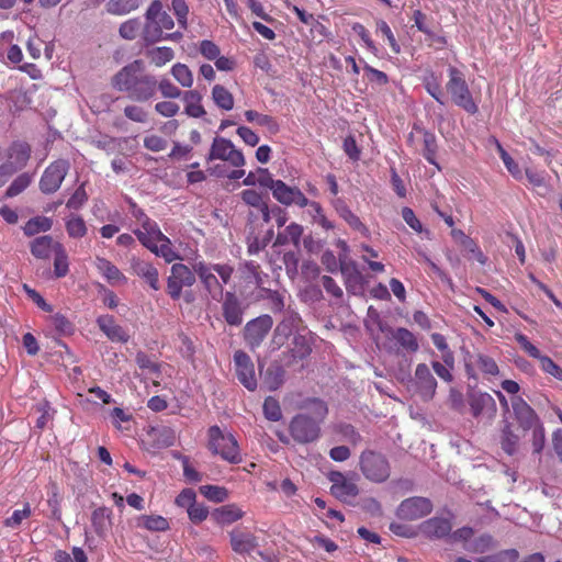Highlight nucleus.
I'll return each mask as SVG.
<instances>
[{
    "mask_svg": "<svg viewBox=\"0 0 562 562\" xmlns=\"http://www.w3.org/2000/svg\"><path fill=\"white\" fill-rule=\"evenodd\" d=\"M142 63L135 60L123 67L113 78V87L135 102H146L153 99L157 91V79L153 75L136 76Z\"/></svg>",
    "mask_w": 562,
    "mask_h": 562,
    "instance_id": "obj_1",
    "label": "nucleus"
},
{
    "mask_svg": "<svg viewBox=\"0 0 562 562\" xmlns=\"http://www.w3.org/2000/svg\"><path fill=\"white\" fill-rule=\"evenodd\" d=\"M305 408L312 416L301 413L295 415L289 425L291 437L299 443H311L321 437V424L328 414L326 403L319 398H311Z\"/></svg>",
    "mask_w": 562,
    "mask_h": 562,
    "instance_id": "obj_2",
    "label": "nucleus"
},
{
    "mask_svg": "<svg viewBox=\"0 0 562 562\" xmlns=\"http://www.w3.org/2000/svg\"><path fill=\"white\" fill-rule=\"evenodd\" d=\"M448 76L449 80L446 88L448 93L451 95L452 102L469 114L477 113V103L472 97L463 72L457 67L450 66L448 68Z\"/></svg>",
    "mask_w": 562,
    "mask_h": 562,
    "instance_id": "obj_3",
    "label": "nucleus"
},
{
    "mask_svg": "<svg viewBox=\"0 0 562 562\" xmlns=\"http://www.w3.org/2000/svg\"><path fill=\"white\" fill-rule=\"evenodd\" d=\"M209 448L229 463L241 461L236 438L231 432H223L218 426H212L209 429Z\"/></svg>",
    "mask_w": 562,
    "mask_h": 562,
    "instance_id": "obj_4",
    "label": "nucleus"
},
{
    "mask_svg": "<svg viewBox=\"0 0 562 562\" xmlns=\"http://www.w3.org/2000/svg\"><path fill=\"white\" fill-rule=\"evenodd\" d=\"M360 471L373 483H383L391 475V465L385 456L372 450H366L359 459Z\"/></svg>",
    "mask_w": 562,
    "mask_h": 562,
    "instance_id": "obj_5",
    "label": "nucleus"
},
{
    "mask_svg": "<svg viewBox=\"0 0 562 562\" xmlns=\"http://www.w3.org/2000/svg\"><path fill=\"white\" fill-rule=\"evenodd\" d=\"M195 272L183 263H173L170 276L167 279V292L172 300L181 296L182 289L190 288L195 283Z\"/></svg>",
    "mask_w": 562,
    "mask_h": 562,
    "instance_id": "obj_6",
    "label": "nucleus"
},
{
    "mask_svg": "<svg viewBox=\"0 0 562 562\" xmlns=\"http://www.w3.org/2000/svg\"><path fill=\"white\" fill-rule=\"evenodd\" d=\"M207 159L224 160L236 168H239L245 165V158L243 153L236 149V147L229 139L224 137H215L213 139Z\"/></svg>",
    "mask_w": 562,
    "mask_h": 562,
    "instance_id": "obj_7",
    "label": "nucleus"
},
{
    "mask_svg": "<svg viewBox=\"0 0 562 562\" xmlns=\"http://www.w3.org/2000/svg\"><path fill=\"white\" fill-rule=\"evenodd\" d=\"M70 168V164L66 159L53 161L43 172L40 180V189L45 194L56 192Z\"/></svg>",
    "mask_w": 562,
    "mask_h": 562,
    "instance_id": "obj_8",
    "label": "nucleus"
},
{
    "mask_svg": "<svg viewBox=\"0 0 562 562\" xmlns=\"http://www.w3.org/2000/svg\"><path fill=\"white\" fill-rule=\"evenodd\" d=\"M193 270L210 296L214 301L221 302L224 297V291L214 271L213 263L198 261L193 265Z\"/></svg>",
    "mask_w": 562,
    "mask_h": 562,
    "instance_id": "obj_9",
    "label": "nucleus"
},
{
    "mask_svg": "<svg viewBox=\"0 0 562 562\" xmlns=\"http://www.w3.org/2000/svg\"><path fill=\"white\" fill-rule=\"evenodd\" d=\"M465 372L469 379L477 380V374L495 376L499 373L496 361L485 353H472L465 358Z\"/></svg>",
    "mask_w": 562,
    "mask_h": 562,
    "instance_id": "obj_10",
    "label": "nucleus"
},
{
    "mask_svg": "<svg viewBox=\"0 0 562 562\" xmlns=\"http://www.w3.org/2000/svg\"><path fill=\"white\" fill-rule=\"evenodd\" d=\"M272 326L273 319L267 314L258 316L246 324L244 336L250 349L254 350L261 345Z\"/></svg>",
    "mask_w": 562,
    "mask_h": 562,
    "instance_id": "obj_11",
    "label": "nucleus"
},
{
    "mask_svg": "<svg viewBox=\"0 0 562 562\" xmlns=\"http://www.w3.org/2000/svg\"><path fill=\"white\" fill-rule=\"evenodd\" d=\"M432 510V503L426 497L414 496L404 499L396 509V516L403 520L420 519Z\"/></svg>",
    "mask_w": 562,
    "mask_h": 562,
    "instance_id": "obj_12",
    "label": "nucleus"
},
{
    "mask_svg": "<svg viewBox=\"0 0 562 562\" xmlns=\"http://www.w3.org/2000/svg\"><path fill=\"white\" fill-rule=\"evenodd\" d=\"M234 367L238 381L248 391H255L258 383L255 372V364L251 358L245 351L237 350L234 353Z\"/></svg>",
    "mask_w": 562,
    "mask_h": 562,
    "instance_id": "obj_13",
    "label": "nucleus"
},
{
    "mask_svg": "<svg viewBox=\"0 0 562 562\" xmlns=\"http://www.w3.org/2000/svg\"><path fill=\"white\" fill-rule=\"evenodd\" d=\"M452 518L451 513H447L443 516H435L423 521L419 525V531L429 539H442L449 537L452 530Z\"/></svg>",
    "mask_w": 562,
    "mask_h": 562,
    "instance_id": "obj_14",
    "label": "nucleus"
},
{
    "mask_svg": "<svg viewBox=\"0 0 562 562\" xmlns=\"http://www.w3.org/2000/svg\"><path fill=\"white\" fill-rule=\"evenodd\" d=\"M414 383L417 393L423 400L429 401L435 396L437 381L426 363L417 364L414 374Z\"/></svg>",
    "mask_w": 562,
    "mask_h": 562,
    "instance_id": "obj_15",
    "label": "nucleus"
},
{
    "mask_svg": "<svg viewBox=\"0 0 562 562\" xmlns=\"http://www.w3.org/2000/svg\"><path fill=\"white\" fill-rule=\"evenodd\" d=\"M272 195L280 204L285 206L296 205L303 209L307 204V198L297 187H291L282 180L277 183Z\"/></svg>",
    "mask_w": 562,
    "mask_h": 562,
    "instance_id": "obj_16",
    "label": "nucleus"
},
{
    "mask_svg": "<svg viewBox=\"0 0 562 562\" xmlns=\"http://www.w3.org/2000/svg\"><path fill=\"white\" fill-rule=\"evenodd\" d=\"M301 322V316L296 312L285 311L282 321L274 328L273 344L278 347L283 346Z\"/></svg>",
    "mask_w": 562,
    "mask_h": 562,
    "instance_id": "obj_17",
    "label": "nucleus"
},
{
    "mask_svg": "<svg viewBox=\"0 0 562 562\" xmlns=\"http://www.w3.org/2000/svg\"><path fill=\"white\" fill-rule=\"evenodd\" d=\"M131 269L132 272L143 279L150 289L154 291L160 289L159 272L153 263L139 258H132Z\"/></svg>",
    "mask_w": 562,
    "mask_h": 562,
    "instance_id": "obj_18",
    "label": "nucleus"
},
{
    "mask_svg": "<svg viewBox=\"0 0 562 562\" xmlns=\"http://www.w3.org/2000/svg\"><path fill=\"white\" fill-rule=\"evenodd\" d=\"M510 405L517 422L524 429H531L539 423L535 411L521 396H513L510 398Z\"/></svg>",
    "mask_w": 562,
    "mask_h": 562,
    "instance_id": "obj_19",
    "label": "nucleus"
},
{
    "mask_svg": "<svg viewBox=\"0 0 562 562\" xmlns=\"http://www.w3.org/2000/svg\"><path fill=\"white\" fill-rule=\"evenodd\" d=\"M31 156V147L25 142H14L7 150V161L3 165H9L13 172L25 167Z\"/></svg>",
    "mask_w": 562,
    "mask_h": 562,
    "instance_id": "obj_20",
    "label": "nucleus"
},
{
    "mask_svg": "<svg viewBox=\"0 0 562 562\" xmlns=\"http://www.w3.org/2000/svg\"><path fill=\"white\" fill-rule=\"evenodd\" d=\"M97 324L101 331L114 342H127L130 335L119 325L111 315H101L97 319Z\"/></svg>",
    "mask_w": 562,
    "mask_h": 562,
    "instance_id": "obj_21",
    "label": "nucleus"
},
{
    "mask_svg": "<svg viewBox=\"0 0 562 562\" xmlns=\"http://www.w3.org/2000/svg\"><path fill=\"white\" fill-rule=\"evenodd\" d=\"M94 265L99 273L106 280L109 284L116 286L127 282V278L124 276V273L110 260L102 257H97Z\"/></svg>",
    "mask_w": 562,
    "mask_h": 562,
    "instance_id": "obj_22",
    "label": "nucleus"
},
{
    "mask_svg": "<svg viewBox=\"0 0 562 562\" xmlns=\"http://www.w3.org/2000/svg\"><path fill=\"white\" fill-rule=\"evenodd\" d=\"M134 234L139 243L147 249L151 248V246L164 236L158 224L153 220H145L140 228L134 231Z\"/></svg>",
    "mask_w": 562,
    "mask_h": 562,
    "instance_id": "obj_23",
    "label": "nucleus"
},
{
    "mask_svg": "<svg viewBox=\"0 0 562 562\" xmlns=\"http://www.w3.org/2000/svg\"><path fill=\"white\" fill-rule=\"evenodd\" d=\"M223 315L227 324L238 326L243 322V311L238 299L233 292H226L223 297Z\"/></svg>",
    "mask_w": 562,
    "mask_h": 562,
    "instance_id": "obj_24",
    "label": "nucleus"
},
{
    "mask_svg": "<svg viewBox=\"0 0 562 562\" xmlns=\"http://www.w3.org/2000/svg\"><path fill=\"white\" fill-rule=\"evenodd\" d=\"M229 537L232 549L237 553H250L257 547V539L250 532L235 529L229 533Z\"/></svg>",
    "mask_w": 562,
    "mask_h": 562,
    "instance_id": "obj_25",
    "label": "nucleus"
},
{
    "mask_svg": "<svg viewBox=\"0 0 562 562\" xmlns=\"http://www.w3.org/2000/svg\"><path fill=\"white\" fill-rule=\"evenodd\" d=\"M184 102V113L194 119L205 115V110L202 105V94L196 90H186L181 95Z\"/></svg>",
    "mask_w": 562,
    "mask_h": 562,
    "instance_id": "obj_26",
    "label": "nucleus"
},
{
    "mask_svg": "<svg viewBox=\"0 0 562 562\" xmlns=\"http://www.w3.org/2000/svg\"><path fill=\"white\" fill-rule=\"evenodd\" d=\"M148 250H150L156 256L164 258V260L168 263L181 259L179 252L173 248L170 238L165 234L161 239L156 241Z\"/></svg>",
    "mask_w": 562,
    "mask_h": 562,
    "instance_id": "obj_27",
    "label": "nucleus"
},
{
    "mask_svg": "<svg viewBox=\"0 0 562 562\" xmlns=\"http://www.w3.org/2000/svg\"><path fill=\"white\" fill-rule=\"evenodd\" d=\"M469 403L475 417L480 416L485 409H496L494 398L486 392H473L470 395Z\"/></svg>",
    "mask_w": 562,
    "mask_h": 562,
    "instance_id": "obj_28",
    "label": "nucleus"
},
{
    "mask_svg": "<svg viewBox=\"0 0 562 562\" xmlns=\"http://www.w3.org/2000/svg\"><path fill=\"white\" fill-rule=\"evenodd\" d=\"M392 338L405 351L415 353L419 349V344L416 336L408 329L398 327L392 330Z\"/></svg>",
    "mask_w": 562,
    "mask_h": 562,
    "instance_id": "obj_29",
    "label": "nucleus"
},
{
    "mask_svg": "<svg viewBox=\"0 0 562 562\" xmlns=\"http://www.w3.org/2000/svg\"><path fill=\"white\" fill-rule=\"evenodd\" d=\"M56 244L49 235L36 237L30 245L31 254L37 259H47Z\"/></svg>",
    "mask_w": 562,
    "mask_h": 562,
    "instance_id": "obj_30",
    "label": "nucleus"
},
{
    "mask_svg": "<svg viewBox=\"0 0 562 562\" xmlns=\"http://www.w3.org/2000/svg\"><path fill=\"white\" fill-rule=\"evenodd\" d=\"M214 518L220 525H229L244 517V512L236 504H228L214 512Z\"/></svg>",
    "mask_w": 562,
    "mask_h": 562,
    "instance_id": "obj_31",
    "label": "nucleus"
},
{
    "mask_svg": "<svg viewBox=\"0 0 562 562\" xmlns=\"http://www.w3.org/2000/svg\"><path fill=\"white\" fill-rule=\"evenodd\" d=\"M111 515L112 512L108 507H98L92 512L91 515V524L94 531L102 536L104 535L111 527Z\"/></svg>",
    "mask_w": 562,
    "mask_h": 562,
    "instance_id": "obj_32",
    "label": "nucleus"
},
{
    "mask_svg": "<svg viewBox=\"0 0 562 562\" xmlns=\"http://www.w3.org/2000/svg\"><path fill=\"white\" fill-rule=\"evenodd\" d=\"M53 227V220L46 216H34L22 227L25 236H35L38 233H46Z\"/></svg>",
    "mask_w": 562,
    "mask_h": 562,
    "instance_id": "obj_33",
    "label": "nucleus"
},
{
    "mask_svg": "<svg viewBox=\"0 0 562 562\" xmlns=\"http://www.w3.org/2000/svg\"><path fill=\"white\" fill-rule=\"evenodd\" d=\"M303 226L297 223L289 224L283 232L277 235L276 244L286 245L292 243L295 247H299L301 237L303 235Z\"/></svg>",
    "mask_w": 562,
    "mask_h": 562,
    "instance_id": "obj_34",
    "label": "nucleus"
},
{
    "mask_svg": "<svg viewBox=\"0 0 562 562\" xmlns=\"http://www.w3.org/2000/svg\"><path fill=\"white\" fill-rule=\"evenodd\" d=\"M142 0H109L105 4L106 12L113 15H125L135 11Z\"/></svg>",
    "mask_w": 562,
    "mask_h": 562,
    "instance_id": "obj_35",
    "label": "nucleus"
},
{
    "mask_svg": "<svg viewBox=\"0 0 562 562\" xmlns=\"http://www.w3.org/2000/svg\"><path fill=\"white\" fill-rule=\"evenodd\" d=\"M285 371L279 364H271L263 378V383L269 391L278 390L284 382Z\"/></svg>",
    "mask_w": 562,
    "mask_h": 562,
    "instance_id": "obj_36",
    "label": "nucleus"
},
{
    "mask_svg": "<svg viewBox=\"0 0 562 562\" xmlns=\"http://www.w3.org/2000/svg\"><path fill=\"white\" fill-rule=\"evenodd\" d=\"M496 547V542L491 535L484 533L464 543V550L470 553H485Z\"/></svg>",
    "mask_w": 562,
    "mask_h": 562,
    "instance_id": "obj_37",
    "label": "nucleus"
},
{
    "mask_svg": "<svg viewBox=\"0 0 562 562\" xmlns=\"http://www.w3.org/2000/svg\"><path fill=\"white\" fill-rule=\"evenodd\" d=\"M245 117L250 123H256L259 126L266 127L270 133L279 132V124L274 117L259 113L254 110H247L245 112Z\"/></svg>",
    "mask_w": 562,
    "mask_h": 562,
    "instance_id": "obj_38",
    "label": "nucleus"
},
{
    "mask_svg": "<svg viewBox=\"0 0 562 562\" xmlns=\"http://www.w3.org/2000/svg\"><path fill=\"white\" fill-rule=\"evenodd\" d=\"M499 442L503 451L508 456H513L517 452L519 438L513 432L512 426L508 423H506L502 429Z\"/></svg>",
    "mask_w": 562,
    "mask_h": 562,
    "instance_id": "obj_39",
    "label": "nucleus"
},
{
    "mask_svg": "<svg viewBox=\"0 0 562 562\" xmlns=\"http://www.w3.org/2000/svg\"><path fill=\"white\" fill-rule=\"evenodd\" d=\"M340 272L345 277V283L348 291H351L355 285L360 284L361 274L355 262H346L340 258Z\"/></svg>",
    "mask_w": 562,
    "mask_h": 562,
    "instance_id": "obj_40",
    "label": "nucleus"
},
{
    "mask_svg": "<svg viewBox=\"0 0 562 562\" xmlns=\"http://www.w3.org/2000/svg\"><path fill=\"white\" fill-rule=\"evenodd\" d=\"M212 99L214 103L225 110L229 111L234 108V97L233 94L223 86L215 85L212 89Z\"/></svg>",
    "mask_w": 562,
    "mask_h": 562,
    "instance_id": "obj_41",
    "label": "nucleus"
},
{
    "mask_svg": "<svg viewBox=\"0 0 562 562\" xmlns=\"http://www.w3.org/2000/svg\"><path fill=\"white\" fill-rule=\"evenodd\" d=\"M54 273L57 278H63L69 271L67 252L61 244H56L54 247Z\"/></svg>",
    "mask_w": 562,
    "mask_h": 562,
    "instance_id": "obj_42",
    "label": "nucleus"
},
{
    "mask_svg": "<svg viewBox=\"0 0 562 562\" xmlns=\"http://www.w3.org/2000/svg\"><path fill=\"white\" fill-rule=\"evenodd\" d=\"M156 442L157 448H167L173 445L176 436L169 427L151 428L148 434Z\"/></svg>",
    "mask_w": 562,
    "mask_h": 562,
    "instance_id": "obj_43",
    "label": "nucleus"
},
{
    "mask_svg": "<svg viewBox=\"0 0 562 562\" xmlns=\"http://www.w3.org/2000/svg\"><path fill=\"white\" fill-rule=\"evenodd\" d=\"M146 54L150 63L157 67H161L175 58L173 49L167 46L151 48Z\"/></svg>",
    "mask_w": 562,
    "mask_h": 562,
    "instance_id": "obj_44",
    "label": "nucleus"
},
{
    "mask_svg": "<svg viewBox=\"0 0 562 562\" xmlns=\"http://www.w3.org/2000/svg\"><path fill=\"white\" fill-rule=\"evenodd\" d=\"M337 212L340 215V217L344 218L351 228L358 231L363 236L369 235V228L347 205H341L337 207Z\"/></svg>",
    "mask_w": 562,
    "mask_h": 562,
    "instance_id": "obj_45",
    "label": "nucleus"
},
{
    "mask_svg": "<svg viewBox=\"0 0 562 562\" xmlns=\"http://www.w3.org/2000/svg\"><path fill=\"white\" fill-rule=\"evenodd\" d=\"M142 37L146 44H154L162 41L164 32L161 31V26H159V22L146 20L143 26Z\"/></svg>",
    "mask_w": 562,
    "mask_h": 562,
    "instance_id": "obj_46",
    "label": "nucleus"
},
{
    "mask_svg": "<svg viewBox=\"0 0 562 562\" xmlns=\"http://www.w3.org/2000/svg\"><path fill=\"white\" fill-rule=\"evenodd\" d=\"M199 492L209 501L214 503H223L228 496V490L218 485H201Z\"/></svg>",
    "mask_w": 562,
    "mask_h": 562,
    "instance_id": "obj_47",
    "label": "nucleus"
},
{
    "mask_svg": "<svg viewBox=\"0 0 562 562\" xmlns=\"http://www.w3.org/2000/svg\"><path fill=\"white\" fill-rule=\"evenodd\" d=\"M423 85L426 91L441 105L445 104L443 93L438 77L435 72H429L423 78Z\"/></svg>",
    "mask_w": 562,
    "mask_h": 562,
    "instance_id": "obj_48",
    "label": "nucleus"
},
{
    "mask_svg": "<svg viewBox=\"0 0 562 562\" xmlns=\"http://www.w3.org/2000/svg\"><path fill=\"white\" fill-rule=\"evenodd\" d=\"M66 231L71 238H81L87 234V225L79 215L71 214L66 220Z\"/></svg>",
    "mask_w": 562,
    "mask_h": 562,
    "instance_id": "obj_49",
    "label": "nucleus"
},
{
    "mask_svg": "<svg viewBox=\"0 0 562 562\" xmlns=\"http://www.w3.org/2000/svg\"><path fill=\"white\" fill-rule=\"evenodd\" d=\"M240 272L246 282L260 286L262 279L260 276V266L255 261H246L240 266Z\"/></svg>",
    "mask_w": 562,
    "mask_h": 562,
    "instance_id": "obj_50",
    "label": "nucleus"
},
{
    "mask_svg": "<svg viewBox=\"0 0 562 562\" xmlns=\"http://www.w3.org/2000/svg\"><path fill=\"white\" fill-rule=\"evenodd\" d=\"M170 72L181 87H183V88L192 87L193 74L187 65L177 63L171 67Z\"/></svg>",
    "mask_w": 562,
    "mask_h": 562,
    "instance_id": "obj_51",
    "label": "nucleus"
},
{
    "mask_svg": "<svg viewBox=\"0 0 562 562\" xmlns=\"http://www.w3.org/2000/svg\"><path fill=\"white\" fill-rule=\"evenodd\" d=\"M431 341L442 352V361L449 367H454V356L449 349L446 337L439 333H434L431 334Z\"/></svg>",
    "mask_w": 562,
    "mask_h": 562,
    "instance_id": "obj_52",
    "label": "nucleus"
},
{
    "mask_svg": "<svg viewBox=\"0 0 562 562\" xmlns=\"http://www.w3.org/2000/svg\"><path fill=\"white\" fill-rule=\"evenodd\" d=\"M330 492L336 498L347 502L348 498L357 496L359 490L353 482L347 480L342 484L337 485V487H330Z\"/></svg>",
    "mask_w": 562,
    "mask_h": 562,
    "instance_id": "obj_53",
    "label": "nucleus"
},
{
    "mask_svg": "<svg viewBox=\"0 0 562 562\" xmlns=\"http://www.w3.org/2000/svg\"><path fill=\"white\" fill-rule=\"evenodd\" d=\"M142 29V22L139 19H130L120 25V36L127 41H133L137 37Z\"/></svg>",
    "mask_w": 562,
    "mask_h": 562,
    "instance_id": "obj_54",
    "label": "nucleus"
},
{
    "mask_svg": "<svg viewBox=\"0 0 562 562\" xmlns=\"http://www.w3.org/2000/svg\"><path fill=\"white\" fill-rule=\"evenodd\" d=\"M519 553L516 549H506L494 554L476 559V562H516Z\"/></svg>",
    "mask_w": 562,
    "mask_h": 562,
    "instance_id": "obj_55",
    "label": "nucleus"
},
{
    "mask_svg": "<svg viewBox=\"0 0 562 562\" xmlns=\"http://www.w3.org/2000/svg\"><path fill=\"white\" fill-rule=\"evenodd\" d=\"M263 415L268 420L279 422L282 418V411L279 401L268 396L263 402Z\"/></svg>",
    "mask_w": 562,
    "mask_h": 562,
    "instance_id": "obj_56",
    "label": "nucleus"
},
{
    "mask_svg": "<svg viewBox=\"0 0 562 562\" xmlns=\"http://www.w3.org/2000/svg\"><path fill=\"white\" fill-rule=\"evenodd\" d=\"M32 178L29 173L19 175L9 186L5 196L13 198L23 192L31 183Z\"/></svg>",
    "mask_w": 562,
    "mask_h": 562,
    "instance_id": "obj_57",
    "label": "nucleus"
},
{
    "mask_svg": "<svg viewBox=\"0 0 562 562\" xmlns=\"http://www.w3.org/2000/svg\"><path fill=\"white\" fill-rule=\"evenodd\" d=\"M157 89L166 99H179L184 92L167 78H162L157 81Z\"/></svg>",
    "mask_w": 562,
    "mask_h": 562,
    "instance_id": "obj_58",
    "label": "nucleus"
},
{
    "mask_svg": "<svg viewBox=\"0 0 562 562\" xmlns=\"http://www.w3.org/2000/svg\"><path fill=\"white\" fill-rule=\"evenodd\" d=\"M515 340L529 357L538 359L539 361L544 357L541 355L540 350L531 344L526 335L517 333L515 334Z\"/></svg>",
    "mask_w": 562,
    "mask_h": 562,
    "instance_id": "obj_59",
    "label": "nucleus"
},
{
    "mask_svg": "<svg viewBox=\"0 0 562 562\" xmlns=\"http://www.w3.org/2000/svg\"><path fill=\"white\" fill-rule=\"evenodd\" d=\"M32 514L31 506L26 503L23 509H15L12 515L5 519L4 525L9 528H18L21 522Z\"/></svg>",
    "mask_w": 562,
    "mask_h": 562,
    "instance_id": "obj_60",
    "label": "nucleus"
},
{
    "mask_svg": "<svg viewBox=\"0 0 562 562\" xmlns=\"http://www.w3.org/2000/svg\"><path fill=\"white\" fill-rule=\"evenodd\" d=\"M143 526L151 531H165L169 528L168 520L162 516H144Z\"/></svg>",
    "mask_w": 562,
    "mask_h": 562,
    "instance_id": "obj_61",
    "label": "nucleus"
},
{
    "mask_svg": "<svg viewBox=\"0 0 562 562\" xmlns=\"http://www.w3.org/2000/svg\"><path fill=\"white\" fill-rule=\"evenodd\" d=\"M124 115L136 123H146L148 121V112L136 104H130L124 108Z\"/></svg>",
    "mask_w": 562,
    "mask_h": 562,
    "instance_id": "obj_62",
    "label": "nucleus"
},
{
    "mask_svg": "<svg viewBox=\"0 0 562 562\" xmlns=\"http://www.w3.org/2000/svg\"><path fill=\"white\" fill-rule=\"evenodd\" d=\"M88 200V194L85 189V183H81L72 195L68 199L66 205L70 210H79Z\"/></svg>",
    "mask_w": 562,
    "mask_h": 562,
    "instance_id": "obj_63",
    "label": "nucleus"
},
{
    "mask_svg": "<svg viewBox=\"0 0 562 562\" xmlns=\"http://www.w3.org/2000/svg\"><path fill=\"white\" fill-rule=\"evenodd\" d=\"M540 368L543 372L552 375L559 381H562V368L559 367L551 358L544 356L540 360Z\"/></svg>",
    "mask_w": 562,
    "mask_h": 562,
    "instance_id": "obj_64",
    "label": "nucleus"
}]
</instances>
